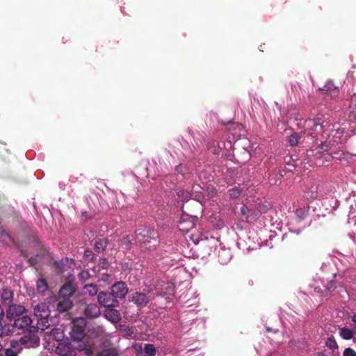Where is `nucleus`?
<instances>
[{
  "mask_svg": "<svg viewBox=\"0 0 356 356\" xmlns=\"http://www.w3.org/2000/svg\"><path fill=\"white\" fill-rule=\"evenodd\" d=\"M308 126L312 127L309 134L314 137V134L324 132L329 126V122L321 117H317L314 119H308L306 120Z\"/></svg>",
  "mask_w": 356,
  "mask_h": 356,
  "instance_id": "obj_6",
  "label": "nucleus"
},
{
  "mask_svg": "<svg viewBox=\"0 0 356 356\" xmlns=\"http://www.w3.org/2000/svg\"><path fill=\"white\" fill-rule=\"evenodd\" d=\"M352 321H353L355 323H356V314H355L353 315Z\"/></svg>",
  "mask_w": 356,
  "mask_h": 356,
  "instance_id": "obj_51",
  "label": "nucleus"
},
{
  "mask_svg": "<svg viewBox=\"0 0 356 356\" xmlns=\"http://www.w3.org/2000/svg\"><path fill=\"white\" fill-rule=\"evenodd\" d=\"M132 241H133V237L127 235L126 236H124L122 238L121 243L122 245H124L126 247V248L129 249L131 247Z\"/></svg>",
  "mask_w": 356,
  "mask_h": 356,
  "instance_id": "obj_41",
  "label": "nucleus"
},
{
  "mask_svg": "<svg viewBox=\"0 0 356 356\" xmlns=\"http://www.w3.org/2000/svg\"><path fill=\"white\" fill-rule=\"evenodd\" d=\"M5 315V312L3 309L0 305V337L3 334V325H2V320L3 318V316Z\"/></svg>",
  "mask_w": 356,
  "mask_h": 356,
  "instance_id": "obj_45",
  "label": "nucleus"
},
{
  "mask_svg": "<svg viewBox=\"0 0 356 356\" xmlns=\"http://www.w3.org/2000/svg\"><path fill=\"white\" fill-rule=\"evenodd\" d=\"M25 334L21 337L18 340H15L19 344V347L31 348L38 346L40 343V339L37 334V330H30L24 332Z\"/></svg>",
  "mask_w": 356,
  "mask_h": 356,
  "instance_id": "obj_4",
  "label": "nucleus"
},
{
  "mask_svg": "<svg viewBox=\"0 0 356 356\" xmlns=\"http://www.w3.org/2000/svg\"><path fill=\"white\" fill-rule=\"evenodd\" d=\"M197 221V216L182 212L177 224V227L181 232L187 233L195 227Z\"/></svg>",
  "mask_w": 356,
  "mask_h": 356,
  "instance_id": "obj_5",
  "label": "nucleus"
},
{
  "mask_svg": "<svg viewBox=\"0 0 356 356\" xmlns=\"http://www.w3.org/2000/svg\"><path fill=\"white\" fill-rule=\"evenodd\" d=\"M325 346L332 351L338 350V344L333 336L329 337L325 341Z\"/></svg>",
  "mask_w": 356,
  "mask_h": 356,
  "instance_id": "obj_33",
  "label": "nucleus"
},
{
  "mask_svg": "<svg viewBox=\"0 0 356 356\" xmlns=\"http://www.w3.org/2000/svg\"><path fill=\"white\" fill-rule=\"evenodd\" d=\"M343 355V356H356V352L351 348H346Z\"/></svg>",
  "mask_w": 356,
  "mask_h": 356,
  "instance_id": "obj_46",
  "label": "nucleus"
},
{
  "mask_svg": "<svg viewBox=\"0 0 356 356\" xmlns=\"http://www.w3.org/2000/svg\"><path fill=\"white\" fill-rule=\"evenodd\" d=\"M33 313L38 321V325L41 327L40 329L44 330L47 328L49 325L48 319L51 314L48 303H38L33 307Z\"/></svg>",
  "mask_w": 356,
  "mask_h": 356,
  "instance_id": "obj_2",
  "label": "nucleus"
},
{
  "mask_svg": "<svg viewBox=\"0 0 356 356\" xmlns=\"http://www.w3.org/2000/svg\"><path fill=\"white\" fill-rule=\"evenodd\" d=\"M108 245V240L106 238H102L97 241L95 243V250L97 252L100 253L105 250Z\"/></svg>",
  "mask_w": 356,
  "mask_h": 356,
  "instance_id": "obj_28",
  "label": "nucleus"
},
{
  "mask_svg": "<svg viewBox=\"0 0 356 356\" xmlns=\"http://www.w3.org/2000/svg\"><path fill=\"white\" fill-rule=\"evenodd\" d=\"M218 261L221 264H227L232 259V253L229 249L221 248L218 252Z\"/></svg>",
  "mask_w": 356,
  "mask_h": 356,
  "instance_id": "obj_22",
  "label": "nucleus"
},
{
  "mask_svg": "<svg viewBox=\"0 0 356 356\" xmlns=\"http://www.w3.org/2000/svg\"><path fill=\"white\" fill-rule=\"evenodd\" d=\"M26 314V309L21 305L11 304L6 310V318L15 321L17 318Z\"/></svg>",
  "mask_w": 356,
  "mask_h": 356,
  "instance_id": "obj_9",
  "label": "nucleus"
},
{
  "mask_svg": "<svg viewBox=\"0 0 356 356\" xmlns=\"http://www.w3.org/2000/svg\"><path fill=\"white\" fill-rule=\"evenodd\" d=\"M305 198L309 201H313L318 197V186L312 185L309 188L305 191Z\"/></svg>",
  "mask_w": 356,
  "mask_h": 356,
  "instance_id": "obj_25",
  "label": "nucleus"
},
{
  "mask_svg": "<svg viewBox=\"0 0 356 356\" xmlns=\"http://www.w3.org/2000/svg\"><path fill=\"white\" fill-rule=\"evenodd\" d=\"M266 332H273V333H277L278 332V330H274V329H273L270 327H266Z\"/></svg>",
  "mask_w": 356,
  "mask_h": 356,
  "instance_id": "obj_49",
  "label": "nucleus"
},
{
  "mask_svg": "<svg viewBox=\"0 0 356 356\" xmlns=\"http://www.w3.org/2000/svg\"><path fill=\"white\" fill-rule=\"evenodd\" d=\"M143 349V352L148 356H155L156 355V348L154 346L152 343L145 344Z\"/></svg>",
  "mask_w": 356,
  "mask_h": 356,
  "instance_id": "obj_34",
  "label": "nucleus"
},
{
  "mask_svg": "<svg viewBox=\"0 0 356 356\" xmlns=\"http://www.w3.org/2000/svg\"><path fill=\"white\" fill-rule=\"evenodd\" d=\"M74 292L75 289L72 285V284L70 282H67L60 287L58 292V298L71 300Z\"/></svg>",
  "mask_w": 356,
  "mask_h": 356,
  "instance_id": "obj_15",
  "label": "nucleus"
},
{
  "mask_svg": "<svg viewBox=\"0 0 356 356\" xmlns=\"http://www.w3.org/2000/svg\"><path fill=\"white\" fill-rule=\"evenodd\" d=\"M42 256L40 254H35L34 257H31L28 259V262L30 266H33L38 264V262L41 259Z\"/></svg>",
  "mask_w": 356,
  "mask_h": 356,
  "instance_id": "obj_43",
  "label": "nucleus"
},
{
  "mask_svg": "<svg viewBox=\"0 0 356 356\" xmlns=\"http://www.w3.org/2000/svg\"><path fill=\"white\" fill-rule=\"evenodd\" d=\"M130 300L138 306H145L149 302L147 296L141 292L133 293L130 296Z\"/></svg>",
  "mask_w": 356,
  "mask_h": 356,
  "instance_id": "obj_16",
  "label": "nucleus"
},
{
  "mask_svg": "<svg viewBox=\"0 0 356 356\" xmlns=\"http://www.w3.org/2000/svg\"><path fill=\"white\" fill-rule=\"evenodd\" d=\"M13 291L10 289H4L1 294V301L4 307H8L13 304Z\"/></svg>",
  "mask_w": 356,
  "mask_h": 356,
  "instance_id": "obj_19",
  "label": "nucleus"
},
{
  "mask_svg": "<svg viewBox=\"0 0 356 356\" xmlns=\"http://www.w3.org/2000/svg\"><path fill=\"white\" fill-rule=\"evenodd\" d=\"M104 315L108 321L114 323H118L121 319L120 312L114 307L107 308Z\"/></svg>",
  "mask_w": 356,
  "mask_h": 356,
  "instance_id": "obj_21",
  "label": "nucleus"
},
{
  "mask_svg": "<svg viewBox=\"0 0 356 356\" xmlns=\"http://www.w3.org/2000/svg\"><path fill=\"white\" fill-rule=\"evenodd\" d=\"M316 149L319 154L326 153L333 159H340L341 156L343 154L341 152L335 151V147L333 143H331L330 141H325L321 143L319 145L317 146Z\"/></svg>",
  "mask_w": 356,
  "mask_h": 356,
  "instance_id": "obj_7",
  "label": "nucleus"
},
{
  "mask_svg": "<svg viewBox=\"0 0 356 356\" xmlns=\"http://www.w3.org/2000/svg\"><path fill=\"white\" fill-rule=\"evenodd\" d=\"M315 356H325V354L322 352L317 353Z\"/></svg>",
  "mask_w": 356,
  "mask_h": 356,
  "instance_id": "obj_50",
  "label": "nucleus"
},
{
  "mask_svg": "<svg viewBox=\"0 0 356 356\" xmlns=\"http://www.w3.org/2000/svg\"><path fill=\"white\" fill-rule=\"evenodd\" d=\"M109 266H110L109 262L106 258H101L99 260V263H98L99 269L97 270V271L99 272L100 269L106 270V269H108Z\"/></svg>",
  "mask_w": 356,
  "mask_h": 356,
  "instance_id": "obj_40",
  "label": "nucleus"
},
{
  "mask_svg": "<svg viewBox=\"0 0 356 356\" xmlns=\"http://www.w3.org/2000/svg\"><path fill=\"white\" fill-rule=\"evenodd\" d=\"M82 293L84 295L90 296H95L98 293L97 286L95 284H86L82 289Z\"/></svg>",
  "mask_w": 356,
  "mask_h": 356,
  "instance_id": "obj_27",
  "label": "nucleus"
},
{
  "mask_svg": "<svg viewBox=\"0 0 356 356\" xmlns=\"http://www.w3.org/2000/svg\"><path fill=\"white\" fill-rule=\"evenodd\" d=\"M31 323L32 320L31 317L26 314L20 317L17 318L14 321L13 325L15 327L19 330H22L24 332H26L27 331L36 329L35 327H31Z\"/></svg>",
  "mask_w": 356,
  "mask_h": 356,
  "instance_id": "obj_10",
  "label": "nucleus"
},
{
  "mask_svg": "<svg viewBox=\"0 0 356 356\" xmlns=\"http://www.w3.org/2000/svg\"><path fill=\"white\" fill-rule=\"evenodd\" d=\"M177 195L181 201L184 202L189 200L192 195L191 192L187 190L179 189L177 191Z\"/></svg>",
  "mask_w": 356,
  "mask_h": 356,
  "instance_id": "obj_29",
  "label": "nucleus"
},
{
  "mask_svg": "<svg viewBox=\"0 0 356 356\" xmlns=\"http://www.w3.org/2000/svg\"><path fill=\"white\" fill-rule=\"evenodd\" d=\"M72 307L73 302L72 300L58 298L56 309L59 313H63L72 309Z\"/></svg>",
  "mask_w": 356,
  "mask_h": 356,
  "instance_id": "obj_17",
  "label": "nucleus"
},
{
  "mask_svg": "<svg viewBox=\"0 0 356 356\" xmlns=\"http://www.w3.org/2000/svg\"><path fill=\"white\" fill-rule=\"evenodd\" d=\"M0 241L6 245H9L12 242L10 236L5 230H0Z\"/></svg>",
  "mask_w": 356,
  "mask_h": 356,
  "instance_id": "obj_37",
  "label": "nucleus"
},
{
  "mask_svg": "<svg viewBox=\"0 0 356 356\" xmlns=\"http://www.w3.org/2000/svg\"><path fill=\"white\" fill-rule=\"evenodd\" d=\"M86 321L83 317L74 318L71 323L70 332L71 339L76 342L82 341L85 336Z\"/></svg>",
  "mask_w": 356,
  "mask_h": 356,
  "instance_id": "obj_3",
  "label": "nucleus"
},
{
  "mask_svg": "<svg viewBox=\"0 0 356 356\" xmlns=\"http://www.w3.org/2000/svg\"><path fill=\"white\" fill-rule=\"evenodd\" d=\"M36 289L38 293L44 295L49 289V285L45 279L40 277L36 281Z\"/></svg>",
  "mask_w": 356,
  "mask_h": 356,
  "instance_id": "obj_26",
  "label": "nucleus"
},
{
  "mask_svg": "<svg viewBox=\"0 0 356 356\" xmlns=\"http://www.w3.org/2000/svg\"><path fill=\"white\" fill-rule=\"evenodd\" d=\"M336 274H334L332 279L327 281V283L323 285V289H321L320 286H316L314 288V291L320 293L321 296L330 294L332 291L335 290L337 287L334 280Z\"/></svg>",
  "mask_w": 356,
  "mask_h": 356,
  "instance_id": "obj_14",
  "label": "nucleus"
},
{
  "mask_svg": "<svg viewBox=\"0 0 356 356\" xmlns=\"http://www.w3.org/2000/svg\"><path fill=\"white\" fill-rule=\"evenodd\" d=\"M135 239L144 251H153L159 244L157 231L145 226H140L136 229Z\"/></svg>",
  "mask_w": 356,
  "mask_h": 356,
  "instance_id": "obj_1",
  "label": "nucleus"
},
{
  "mask_svg": "<svg viewBox=\"0 0 356 356\" xmlns=\"http://www.w3.org/2000/svg\"><path fill=\"white\" fill-rule=\"evenodd\" d=\"M56 350L60 356H76V348L67 341L60 342Z\"/></svg>",
  "mask_w": 356,
  "mask_h": 356,
  "instance_id": "obj_13",
  "label": "nucleus"
},
{
  "mask_svg": "<svg viewBox=\"0 0 356 356\" xmlns=\"http://www.w3.org/2000/svg\"><path fill=\"white\" fill-rule=\"evenodd\" d=\"M74 266V260L68 257H64L60 260L55 261L54 262V267L57 274H62L63 273L73 268Z\"/></svg>",
  "mask_w": 356,
  "mask_h": 356,
  "instance_id": "obj_11",
  "label": "nucleus"
},
{
  "mask_svg": "<svg viewBox=\"0 0 356 356\" xmlns=\"http://www.w3.org/2000/svg\"><path fill=\"white\" fill-rule=\"evenodd\" d=\"M100 356H117L118 352L115 348L104 349L99 352Z\"/></svg>",
  "mask_w": 356,
  "mask_h": 356,
  "instance_id": "obj_38",
  "label": "nucleus"
},
{
  "mask_svg": "<svg viewBox=\"0 0 356 356\" xmlns=\"http://www.w3.org/2000/svg\"><path fill=\"white\" fill-rule=\"evenodd\" d=\"M241 195V191L237 187H234L229 190V195L231 199H236Z\"/></svg>",
  "mask_w": 356,
  "mask_h": 356,
  "instance_id": "obj_39",
  "label": "nucleus"
},
{
  "mask_svg": "<svg viewBox=\"0 0 356 356\" xmlns=\"http://www.w3.org/2000/svg\"><path fill=\"white\" fill-rule=\"evenodd\" d=\"M84 314L88 318H95L100 315V309L97 304L91 303L86 306Z\"/></svg>",
  "mask_w": 356,
  "mask_h": 356,
  "instance_id": "obj_18",
  "label": "nucleus"
},
{
  "mask_svg": "<svg viewBox=\"0 0 356 356\" xmlns=\"http://www.w3.org/2000/svg\"><path fill=\"white\" fill-rule=\"evenodd\" d=\"M128 291L129 290L127 284L122 281L115 282L111 288V292L116 300H118V298H124L127 296Z\"/></svg>",
  "mask_w": 356,
  "mask_h": 356,
  "instance_id": "obj_12",
  "label": "nucleus"
},
{
  "mask_svg": "<svg viewBox=\"0 0 356 356\" xmlns=\"http://www.w3.org/2000/svg\"><path fill=\"white\" fill-rule=\"evenodd\" d=\"M51 335L57 341H60L64 338L63 331L60 328H53L51 331Z\"/></svg>",
  "mask_w": 356,
  "mask_h": 356,
  "instance_id": "obj_32",
  "label": "nucleus"
},
{
  "mask_svg": "<svg viewBox=\"0 0 356 356\" xmlns=\"http://www.w3.org/2000/svg\"><path fill=\"white\" fill-rule=\"evenodd\" d=\"M90 273L88 270H82L81 272L79 273V279L81 280V281H86V280H88L89 277H90Z\"/></svg>",
  "mask_w": 356,
  "mask_h": 356,
  "instance_id": "obj_44",
  "label": "nucleus"
},
{
  "mask_svg": "<svg viewBox=\"0 0 356 356\" xmlns=\"http://www.w3.org/2000/svg\"><path fill=\"white\" fill-rule=\"evenodd\" d=\"M84 258L88 261H93L95 259V255L93 251L90 249H87L84 251Z\"/></svg>",
  "mask_w": 356,
  "mask_h": 356,
  "instance_id": "obj_42",
  "label": "nucleus"
},
{
  "mask_svg": "<svg viewBox=\"0 0 356 356\" xmlns=\"http://www.w3.org/2000/svg\"><path fill=\"white\" fill-rule=\"evenodd\" d=\"M294 233H296L297 234H299L300 233V230L298 229L297 231H293Z\"/></svg>",
  "mask_w": 356,
  "mask_h": 356,
  "instance_id": "obj_52",
  "label": "nucleus"
},
{
  "mask_svg": "<svg viewBox=\"0 0 356 356\" xmlns=\"http://www.w3.org/2000/svg\"><path fill=\"white\" fill-rule=\"evenodd\" d=\"M22 350V348L19 346L17 342L12 340L10 343V347L5 350V356H18Z\"/></svg>",
  "mask_w": 356,
  "mask_h": 356,
  "instance_id": "obj_23",
  "label": "nucleus"
},
{
  "mask_svg": "<svg viewBox=\"0 0 356 356\" xmlns=\"http://www.w3.org/2000/svg\"><path fill=\"white\" fill-rule=\"evenodd\" d=\"M320 90L332 97H336L339 94L338 87L335 86L331 81H327L325 86L320 88Z\"/></svg>",
  "mask_w": 356,
  "mask_h": 356,
  "instance_id": "obj_20",
  "label": "nucleus"
},
{
  "mask_svg": "<svg viewBox=\"0 0 356 356\" xmlns=\"http://www.w3.org/2000/svg\"><path fill=\"white\" fill-rule=\"evenodd\" d=\"M95 356H100V353H99H99H97V354L96 355H95Z\"/></svg>",
  "mask_w": 356,
  "mask_h": 356,
  "instance_id": "obj_54",
  "label": "nucleus"
},
{
  "mask_svg": "<svg viewBox=\"0 0 356 356\" xmlns=\"http://www.w3.org/2000/svg\"><path fill=\"white\" fill-rule=\"evenodd\" d=\"M339 335L342 339L349 340L353 337L354 333L349 328L344 327L340 329Z\"/></svg>",
  "mask_w": 356,
  "mask_h": 356,
  "instance_id": "obj_30",
  "label": "nucleus"
},
{
  "mask_svg": "<svg viewBox=\"0 0 356 356\" xmlns=\"http://www.w3.org/2000/svg\"><path fill=\"white\" fill-rule=\"evenodd\" d=\"M277 183V180H275V181L273 182L274 184H275Z\"/></svg>",
  "mask_w": 356,
  "mask_h": 356,
  "instance_id": "obj_55",
  "label": "nucleus"
},
{
  "mask_svg": "<svg viewBox=\"0 0 356 356\" xmlns=\"http://www.w3.org/2000/svg\"><path fill=\"white\" fill-rule=\"evenodd\" d=\"M97 300L102 306L106 308L115 307L119 303L111 292H99L97 295Z\"/></svg>",
  "mask_w": 356,
  "mask_h": 356,
  "instance_id": "obj_8",
  "label": "nucleus"
},
{
  "mask_svg": "<svg viewBox=\"0 0 356 356\" xmlns=\"http://www.w3.org/2000/svg\"><path fill=\"white\" fill-rule=\"evenodd\" d=\"M283 177V175L282 173H280L278 176V179H280L282 177Z\"/></svg>",
  "mask_w": 356,
  "mask_h": 356,
  "instance_id": "obj_53",
  "label": "nucleus"
},
{
  "mask_svg": "<svg viewBox=\"0 0 356 356\" xmlns=\"http://www.w3.org/2000/svg\"><path fill=\"white\" fill-rule=\"evenodd\" d=\"M309 211V208L308 206L303 207L302 208L298 209L296 210V214L300 219H304L308 215Z\"/></svg>",
  "mask_w": 356,
  "mask_h": 356,
  "instance_id": "obj_35",
  "label": "nucleus"
},
{
  "mask_svg": "<svg viewBox=\"0 0 356 356\" xmlns=\"http://www.w3.org/2000/svg\"><path fill=\"white\" fill-rule=\"evenodd\" d=\"M175 170L177 174L184 175L186 171V167L183 164H179L175 167Z\"/></svg>",
  "mask_w": 356,
  "mask_h": 356,
  "instance_id": "obj_47",
  "label": "nucleus"
},
{
  "mask_svg": "<svg viewBox=\"0 0 356 356\" xmlns=\"http://www.w3.org/2000/svg\"><path fill=\"white\" fill-rule=\"evenodd\" d=\"M208 149H210L213 154L218 155L220 154L221 147L218 143L213 141L209 143Z\"/></svg>",
  "mask_w": 356,
  "mask_h": 356,
  "instance_id": "obj_36",
  "label": "nucleus"
},
{
  "mask_svg": "<svg viewBox=\"0 0 356 356\" xmlns=\"http://www.w3.org/2000/svg\"><path fill=\"white\" fill-rule=\"evenodd\" d=\"M240 211L247 222L254 221L257 218V215L245 205L241 207Z\"/></svg>",
  "mask_w": 356,
  "mask_h": 356,
  "instance_id": "obj_24",
  "label": "nucleus"
},
{
  "mask_svg": "<svg viewBox=\"0 0 356 356\" xmlns=\"http://www.w3.org/2000/svg\"><path fill=\"white\" fill-rule=\"evenodd\" d=\"M301 135L297 132H295L289 136L288 143L291 146L294 147L298 144Z\"/></svg>",
  "mask_w": 356,
  "mask_h": 356,
  "instance_id": "obj_31",
  "label": "nucleus"
},
{
  "mask_svg": "<svg viewBox=\"0 0 356 356\" xmlns=\"http://www.w3.org/2000/svg\"><path fill=\"white\" fill-rule=\"evenodd\" d=\"M0 356H3V355L1 353H0Z\"/></svg>",
  "mask_w": 356,
  "mask_h": 356,
  "instance_id": "obj_56",
  "label": "nucleus"
},
{
  "mask_svg": "<svg viewBox=\"0 0 356 356\" xmlns=\"http://www.w3.org/2000/svg\"><path fill=\"white\" fill-rule=\"evenodd\" d=\"M136 356H148L143 352V349L142 348L136 350Z\"/></svg>",
  "mask_w": 356,
  "mask_h": 356,
  "instance_id": "obj_48",
  "label": "nucleus"
}]
</instances>
